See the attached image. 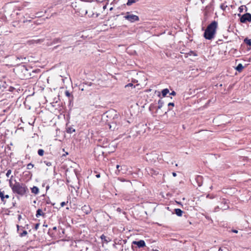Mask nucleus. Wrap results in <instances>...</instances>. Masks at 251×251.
Masks as SVG:
<instances>
[{
	"mask_svg": "<svg viewBox=\"0 0 251 251\" xmlns=\"http://www.w3.org/2000/svg\"><path fill=\"white\" fill-rule=\"evenodd\" d=\"M20 237H22L27 235V232L26 230H23L22 232H19Z\"/></svg>",
	"mask_w": 251,
	"mask_h": 251,
	"instance_id": "25",
	"label": "nucleus"
},
{
	"mask_svg": "<svg viewBox=\"0 0 251 251\" xmlns=\"http://www.w3.org/2000/svg\"><path fill=\"white\" fill-rule=\"evenodd\" d=\"M132 244L136 245L138 248H143L146 246L145 242L143 240H140L138 241H134L132 242Z\"/></svg>",
	"mask_w": 251,
	"mask_h": 251,
	"instance_id": "8",
	"label": "nucleus"
},
{
	"mask_svg": "<svg viewBox=\"0 0 251 251\" xmlns=\"http://www.w3.org/2000/svg\"><path fill=\"white\" fill-rule=\"evenodd\" d=\"M244 42L247 45L251 46V39H248V38H246L244 40Z\"/></svg>",
	"mask_w": 251,
	"mask_h": 251,
	"instance_id": "24",
	"label": "nucleus"
},
{
	"mask_svg": "<svg viewBox=\"0 0 251 251\" xmlns=\"http://www.w3.org/2000/svg\"><path fill=\"white\" fill-rule=\"evenodd\" d=\"M13 206H15V203H13Z\"/></svg>",
	"mask_w": 251,
	"mask_h": 251,
	"instance_id": "59",
	"label": "nucleus"
},
{
	"mask_svg": "<svg viewBox=\"0 0 251 251\" xmlns=\"http://www.w3.org/2000/svg\"><path fill=\"white\" fill-rule=\"evenodd\" d=\"M238 16L240 17V21L242 23H246L247 22H251V14L249 13H246L242 16L238 14Z\"/></svg>",
	"mask_w": 251,
	"mask_h": 251,
	"instance_id": "6",
	"label": "nucleus"
},
{
	"mask_svg": "<svg viewBox=\"0 0 251 251\" xmlns=\"http://www.w3.org/2000/svg\"><path fill=\"white\" fill-rule=\"evenodd\" d=\"M27 228H28V225H26Z\"/></svg>",
	"mask_w": 251,
	"mask_h": 251,
	"instance_id": "58",
	"label": "nucleus"
},
{
	"mask_svg": "<svg viewBox=\"0 0 251 251\" xmlns=\"http://www.w3.org/2000/svg\"><path fill=\"white\" fill-rule=\"evenodd\" d=\"M63 38V37H62V38L57 37V38H55L53 39L52 40V42L51 43V45H54V44H56L57 43H61L63 41V40H62Z\"/></svg>",
	"mask_w": 251,
	"mask_h": 251,
	"instance_id": "10",
	"label": "nucleus"
},
{
	"mask_svg": "<svg viewBox=\"0 0 251 251\" xmlns=\"http://www.w3.org/2000/svg\"><path fill=\"white\" fill-rule=\"evenodd\" d=\"M66 131L68 133L71 134L74 132H75V129L71 127V126H68V125H66Z\"/></svg>",
	"mask_w": 251,
	"mask_h": 251,
	"instance_id": "12",
	"label": "nucleus"
},
{
	"mask_svg": "<svg viewBox=\"0 0 251 251\" xmlns=\"http://www.w3.org/2000/svg\"><path fill=\"white\" fill-rule=\"evenodd\" d=\"M208 198H210V199H212V197H210V196H209Z\"/></svg>",
	"mask_w": 251,
	"mask_h": 251,
	"instance_id": "62",
	"label": "nucleus"
},
{
	"mask_svg": "<svg viewBox=\"0 0 251 251\" xmlns=\"http://www.w3.org/2000/svg\"><path fill=\"white\" fill-rule=\"evenodd\" d=\"M195 179L199 186H201L202 185L203 177L202 176H197Z\"/></svg>",
	"mask_w": 251,
	"mask_h": 251,
	"instance_id": "9",
	"label": "nucleus"
},
{
	"mask_svg": "<svg viewBox=\"0 0 251 251\" xmlns=\"http://www.w3.org/2000/svg\"><path fill=\"white\" fill-rule=\"evenodd\" d=\"M45 215V213H44L42 211V210L41 209H38L37 211H36V217L37 218H38L39 216H44Z\"/></svg>",
	"mask_w": 251,
	"mask_h": 251,
	"instance_id": "18",
	"label": "nucleus"
},
{
	"mask_svg": "<svg viewBox=\"0 0 251 251\" xmlns=\"http://www.w3.org/2000/svg\"><path fill=\"white\" fill-rule=\"evenodd\" d=\"M150 174L151 175H157L158 174V172L153 169H151L150 170Z\"/></svg>",
	"mask_w": 251,
	"mask_h": 251,
	"instance_id": "28",
	"label": "nucleus"
},
{
	"mask_svg": "<svg viewBox=\"0 0 251 251\" xmlns=\"http://www.w3.org/2000/svg\"><path fill=\"white\" fill-rule=\"evenodd\" d=\"M43 226L47 227L48 225L45 224V223H44V225H43Z\"/></svg>",
	"mask_w": 251,
	"mask_h": 251,
	"instance_id": "51",
	"label": "nucleus"
},
{
	"mask_svg": "<svg viewBox=\"0 0 251 251\" xmlns=\"http://www.w3.org/2000/svg\"><path fill=\"white\" fill-rule=\"evenodd\" d=\"M227 7V5H225L224 3H222L220 5V8L223 11H225L226 8Z\"/></svg>",
	"mask_w": 251,
	"mask_h": 251,
	"instance_id": "30",
	"label": "nucleus"
},
{
	"mask_svg": "<svg viewBox=\"0 0 251 251\" xmlns=\"http://www.w3.org/2000/svg\"><path fill=\"white\" fill-rule=\"evenodd\" d=\"M13 176H11L9 180V186L11 188L12 192L20 196H23L27 195L29 193V190L26 185L24 183L17 182L15 180V183H13L12 181Z\"/></svg>",
	"mask_w": 251,
	"mask_h": 251,
	"instance_id": "1",
	"label": "nucleus"
},
{
	"mask_svg": "<svg viewBox=\"0 0 251 251\" xmlns=\"http://www.w3.org/2000/svg\"><path fill=\"white\" fill-rule=\"evenodd\" d=\"M31 192L35 195H37L39 192V188L37 186H33L31 188Z\"/></svg>",
	"mask_w": 251,
	"mask_h": 251,
	"instance_id": "16",
	"label": "nucleus"
},
{
	"mask_svg": "<svg viewBox=\"0 0 251 251\" xmlns=\"http://www.w3.org/2000/svg\"><path fill=\"white\" fill-rule=\"evenodd\" d=\"M209 195H207V198L209 197Z\"/></svg>",
	"mask_w": 251,
	"mask_h": 251,
	"instance_id": "60",
	"label": "nucleus"
},
{
	"mask_svg": "<svg viewBox=\"0 0 251 251\" xmlns=\"http://www.w3.org/2000/svg\"><path fill=\"white\" fill-rule=\"evenodd\" d=\"M223 251V250L222 248H220L218 250V251Z\"/></svg>",
	"mask_w": 251,
	"mask_h": 251,
	"instance_id": "50",
	"label": "nucleus"
},
{
	"mask_svg": "<svg viewBox=\"0 0 251 251\" xmlns=\"http://www.w3.org/2000/svg\"><path fill=\"white\" fill-rule=\"evenodd\" d=\"M201 1V2L203 3L205 1V0H200Z\"/></svg>",
	"mask_w": 251,
	"mask_h": 251,
	"instance_id": "52",
	"label": "nucleus"
},
{
	"mask_svg": "<svg viewBox=\"0 0 251 251\" xmlns=\"http://www.w3.org/2000/svg\"><path fill=\"white\" fill-rule=\"evenodd\" d=\"M11 172H12V171H11V170H7V173H6V176H7V177H9V176H10V175L11 174Z\"/></svg>",
	"mask_w": 251,
	"mask_h": 251,
	"instance_id": "32",
	"label": "nucleus"
},
{
	"mask_svg": "<svg viewBox=\"0 0 251 251\" xmlns=\"http://www.w3.org/2000/svg\"><path fill=\"white\" fill-rule=\"evenodd\" d=\"M65 95L69 98L70 102H71V101L73 100L74 97L73 95L71 94V93L69 92V91L66 90L65 92Z\"/></svg>",
	"mask_w": 251,
	"mask_h": 251,
	"instance_id": "13",
	"label": "nucleus"
},
{
	"mask_svg": "<svg viewBox=\"0 0 251 251\" xmlns=\"http://www.w3.org/2000/svg\"><path fill=\"white\" fill-rule=\"evenodd\" d=\"M147 161L153 163L156 162L158 158V155L155 152H151L149 154H147L146 157Z\"/></svg>",
	"mask_w": 251,
	"mask_h": 251,
	"instance_id": "4",
	"label": "nucleus"
},
{
	"mask_svg": "<svg viewBox=\"0 0 251 251\" xmlns=\"http://www.w3.org/2000/svg\"><path fill=\"white\" fill-rule=\"evenodd\" d=\"M69 47H64L63 49H67V48H68Z\"/></svg>",
	"mask_w": 251,
	"mask_h": 251,
	"instance_id": "56",
	"label": "nucleus"
},
{
	"mask_svg": "<svg viewBox=\"0 0 251 251\" xmlns=\"http://www.w3.org/2000/svg\"><path fill=\"white\" fill-rule=\"evenodd\" d=\"M16 60H19V63H25V61L26 60V57L20 56H17Z\"/></svg>",
	"mask_w": 251,
	"mask_h": 251,
	"instance_id": "14",
	"label": "nucleus"
},
{
	"mask_svg": "<svg viewBox=\"0 0 251 251\" xmlns=\"http://www.w3.org/2000/svg\"><path fill=\"white\" fill-rule=\"evenodd\" d=\"M66 203L65 202L63 201L60 203V205L61 207H63L65 205H66Z\"/></svg>",
	"mask_w": 251,
	"mask_h": 251,
	"instance_id": "39",
	"label": "nucleus"
},
{
	"mask_svg": "<svg viewBox=\"0 0 251 251\" xmlns=\"http://www.w3.org/2000/svg\"><path fill=\"white\" fill-rule=\"evenodd\" d=\"M44 151L43 149H39L38 151V154L39 155L42 156L44 155Z\"/></svg>",
	"mask_w": 251,
	"mask_h": 251,
	"instance_id": "27",
	"label": "nucleus"
},
{
	"mask_svg": "<svg viewBox=\"0 0 251 251\" xmlns=\"http://www.w3.org/2000/svg\"><path fill=\"white\" fill-rule=\"evenodd\" d=\"M206 219H207L208 220H210V218L208 217V216H206L205 217Z\"/></svg>",
	"mask_w": 251,
	"mask_h": 251,
	"instance_id": "54",
	"label": "nucleus"
},
{
	"mask_svg": "<svg viewBox=\"0 0 251 251\" xmlns=\"http://www.w3.org/2000/svg\"><path fill=\"white\" fill-rule=\"evenodd\" d=\"M124 18L126 20H128L130 23H133L134 22L139 21V18L138 16L133 14H130L129 12H127L126 13V15L125 16Z\"/></svg>",
	"mask_w": 251,
	"mask_h": 251,
	"instance_id": "5",
	"label": "nucleus"
},
{
	"mask_svg": "<svg viewBox=\"0 0 251 251\" xmlns=\"http://www.w3.org/2000/svg\"><path fill=\"white\" fill-rule=\"evenodd\" d=\"M96 177H97V178H100V173H99V174H97V175H96Z\"/></svg>",
	"mask_w": 251,
	"mask_h": 251,
	"instance_id": "43",
	"label": "nucleus"
},
{
	"mask_svg": "<svg viewBox=\"0 0 251 251\" xmlns=\"http://www.w3.org/2000/svg\"><path fill=\"white\" fill-rule=\"evenodd\" d=\"M231 231L234 232V233H238V230H236V229H232Z\"/></svg>",
	"mask_w": 251,
	"mask_h": 251,
	"instance_id": "42",
	"label": "nucleus"
},
{
	"mask_svg": "<svg viewBox=\"0 0 251 251\" xmlns=\"http://www.w3.org/2000/svg\"><path fill=\"white\" fill-rule=\"evenodd\" d=\"M82 211L85 214H89L92 211V209L88 205H84L81 207Z\"/></svg>",
	"mask_w": 251,
	"mask_h": 251,
	"instance_id": "7",
	"label": "nucleus"
},
{
	"mask_svg": "<svg viewBox=\"0 0 251 251\" xmlns=\"http://www.w3.org/2000/svg\"><path fill=\"white\" fill-rule=\"evenodd\" d=\"M34 167V165L32 164V163H30L29 164H27V169L28 170H30L31 169H32Z\"/></svg>",
	"mask_w": 251,
	"mask_h": 251,
	"instance_id": "29",
	"label": "nucleus"
},
{
	"mask_svg": "<svg viewBox=\"0 0 251 251\" xmlns=\"http://www.w3.org/2000/svg\"><path fill=\"white\" fill-rule=\"evenodd\" d=\"M116 168L117 169V171H118L119 173L122 169V167L119 165H117L116 166Z\"/></svg>",
	"mask_w": 251,
	"mask_h": 251,
	"instance_id": "34",
	"label": "nucleus"
},
{
	"mask_svg": "<svg viewBox=\"0 0 251 251\" xmlns=\"http://www.w3.org/2000/svg\"><path fill=\"white\" fill-rule=\"evenodd\" d=\"M243 68H244V66H243V65L241 63H239L236 67V70L238 72H241L242 71V70L243 69Z\"/></svg>",
	"mask_w": 251,
	"mask_h": 251,
	"instance_id": "20",
	"label": "nucleus"
},
{
	"mask_svg": "<svg viewBox=\"0 0 251 251\" xmlns=\"http://www.w3.org/2000/svg\"><path fill=\"white\" fill-rule=\"evenodd\" d=\"M171 110V109H170V108H168V111H169V110Z\"/></svg>",
	"mask_w": 251,
	"mask_h": 251,
	"instance_id": "57",
	"label": "nucleus"
},
{
	"mask_svg": "<svg viewBox=\"0 0 251 251\" xmlns=\"http://www.w3.org/2000/svg\"><path fill=\"white\" fill-rule=\"evenodd\" d=\"M118 117L117 114H115L113 117L112 121L108 123V125L109 127V128L111 130L114 131L115 130L118 129L119 128V125H117V122Z\"/></svg>",
	"mask_w": 251,
	"mask_h": 251,
	"instance_id": "3",
	"label": "nucleus"
},
{
	"mask_svg": "<svg viewBox=\"0 0 251 251\" xmlns=\"http://www.w3.org/2000/svg\"><path fill=\"white\" fill-rule=\"evenodd\" d=\"M56 229H57V227H56V226H54V227L52 228V230H56ZM51 229L50 228V229H49L48 234H49L50 236H51V237H54V236H55V235H54V234H53V232H51Z\"/></svg>",
	"mask_w": 251,
	"mask_h": 251,
	"instance_id": "23",
	"label": "nucleus"
},
{
	"mask_svg": "<svg viewBox=\"0 0 251 251\" xmlns=\"http://www.w3.org/2000/svg\"><path fill=\"white\" fill-rule=\"evenodd\" d=\"M44 163L47 166H50L52 165V163L51 162L49 161H44Z\"/></svg>",
	"mask_w": 251,
	"mask_h": 251,
	"instance_id": "31",
	"label": "nucleus"
},
{
	"mask_svg": "<svg viewBox=\"0 0 251 251\" xmlns=\"http://www.w3.org/2000/svg\"><path fill=\"white\" fill-rule=\"evenodd\" d=\"M170 95L172 96H176V92L174 91H173L171 93H170Z\"/></svg>",
	"mask_w": 251,
	"mask_h": 251,
	"instance_id": "38",
	"label": "nucleus"
},
{
	"mask_svg": "<svg viewBox=\"0 0 251 251\" xmlns=\"http://www.w3.org/2000/svg\"><path fill=\"white\" fill-rule=\"evenodd\" d=\"M117 211L118 212H121V211H122V209H121L120 207H118V208H117Z\"/></svg>",
	"mask_w": 251,
	"mask_h": 251,
	"instance_id": "44",
	"label": "nucleus"
},
{
	"mask_svg": "<svg viewBox=\"0 0 251 251\" xmlns=\"http://www.w3.org/2000/svg\"><path fill=\"white\" fill-rule=\"evenodd\" d=\"M9 198V196L8 195H4V198L8 199Z\"/></svg>",
	"mask_w": 251,
	"mask_h": 251,
	"instance_id": "47",
	"label": "nucleus"
},
{
	"mask_svg": "<svg viewBox=\"0 0 251 251\" xmlns=\"http://www.w3.org/2000/svg\"><path fill=\"white\" fill-rule=\"evenodd\" d=\"M100 239H101L103 242H105L106 243H107L108 242L110 241V239H109V238H107V237L105 236L104 234H102L100 236Z\"/></svg>",
	"mask_w": 251,
	"mask_h": 251,
	"instance_id": "15",
	"label": "nucleus"
},
{
	"mask_svg": "<svg viewBox=\"0 0 251 251\" xmlns=\"http://www.w3.org/2000/svg\"><path fill=\"white\" fill-rule=\"evenodd\" d=\"M172 175H173V176H174V177H175V176H176V173H175V172H173V173H172Z\"/></svg>",
	"mask_w": 251,
	"mask_h": 251,
	"instance_id": "46",
	"label": "nucleus"
},
{
	"mask_svg": "<svg viewBox=\"0 0 251 251\" xmlns=\"http://www.w3.org/2000/svg\"><path fill=\"white\" fill-rule=\"evenodd\" d=\"M0 198L2 202L4 203H5V201L4 200V191H0Z\"/></svg>",
	"mask_w": 251,
	"mask_h": 251,
	"instance_id": "22",
	"label": "nucleus"
},
{
	"mask_svg": "<svg viewBox=\"0 0 251 251\" xmlns=\"http://www.w3.org/2000/svg\"><path fill=\"white\" fill-rule=\"evenodd\" d=\"M18 220H19V221H20V220H21V219H22V216H21V215H18Z\"/></svg>",
	"mask_w": 251,
	"mask_h": 251,
	"instance_id": "45",
	"label": "nucleus"
},
{
	"mask_svg": "<svg viewBox=\"0 0 251 251\" xmlns=\"http://www.w3.org/2000/svg\"><path fill=\"white\" fill-rule=\"evenodd\" d=\"M243 6H244L242 5V6H240L239 8V11L240 13L242 12L243 11Z\"/></svg>",
	"mask_w": 251,
	"mask_h": 251,
	"instance_id": "35",
	"label": "nucleus"
},
{
	"mask_svg": "<svg viewBox=\"0 0 251 251\" xmlns=\"http://www.w3.org/2000/svg\"><path fill=\"white\" fill-rule=\"evenodd\" d=\"M21 70L22 72H24L25 73H27L28 72V70L25 65H22Z\"/></svg>",
	"mask_w": 251,
	"mask_h": 251,
	"instance_id": "26",
	"label": "nucleus"
},
{
	"mask_svg": "<svg viewBox=\"0 0 251 251\" xmlns=\"http://www.w3.org/2000/svg\"><path fill=\"white\" fill-rule=\"evenodd\" d=\"M49 188H50V186L49 185H47L46 186V190L47 191Z\"/></svg>",
	"mask_w": 251,
	"mask_h": 251,
	"instance_id": "49",
	"label": "nucleus"
},
{
	"mask_svg": "<svg viewBox=\"0 0 251 251\" xmlns=\"http://www.w3.org/2000/svg\"><path fill=\"white\" fill-rule=\"evenodd\" d=\"M158 96L161 98V99H160L158 101V106L157 107V109H161L162 107V106L164 103V102L161 99V94L160 93L158 95Z\"/></svg>",
	"mask_w": 251,
	"mask_h": 251,
	"instance_id": "11",
	"label": "nucleus"
},
{
	"mask_svg": "<svg viewBox=\"0 0 251 251\" xmlns=\"http://www.w3.org/2000/svg\"><path fill=\"white\" fill-rule=\"evenodd\" d=\"M208 198H210V199H212V197H210V196H209Z\"/></svg>",
	"mask_w": 251,
	"mask_h": 251,
	"instance_id": "61",
	"label": "nucleus"
},
{
	"mask_svg": "<svg viewBox=\"0 0 251 251\" xmlns=\"http://www.w3.org/2000/svg\"><path fill=\"white\" fill-rule=\"evenodd\" d=\"M16 227L17 228V231L19 232L20 226L19 225H17Z\"/></svg>",
	"mask_w": 251,
	"mask_h": 251,
	"instance_id": "40",
	"label": "nucleus"
},
{
	"mask_svg": "<svg viewBox=\"0 0 251 251\" xmlns=\"http://www.w3.org/2000/svg\"><path fill=\"white\" fill-rule=\"evenodd\" d=\"M218 27V23L212 21L206 27L203 34V37L207 40H211L214 38Z\"/></svg>",
	"mask_w": 251,
	"mask_h": 251,
	"instance_id": "2",
	"label": "nucleus"
},
{
	"mask_svg": "<svg viewBox=\"0 0 251 251\" xmlns=\"http://www.w3.org/2000/svg\"><path fill=\"white\" fill-rule=\"evenodd\" d=\"M175 211L176 214L179 217L181 216L182 215V213H183V211L179 208L175 209Z\"/></svg>",
	"mask_w": 251,
	"mask_h": 251,
	"instance_id": "17",
	"label": "nucleus"
},
{
	"mask_svg": "<svg viewBox=\"0 0 251 251\" xmlns=\"http://www.w3.org/2000/svg\"><path fill=\"white\" fill-rule=\"evenodd\" d=\"M47 203H48V204L51 203V205H54L55 204L54 203H51V202L50 200L47 201Z\"/></svg>",
	"mask_w": 251,
	"mask_h": 251,
	"instance_id": "41",
	"label": "nucleus"
},
{
	"mask_svg": "<svg viewBox=\"0 0 251 251\" xmlns=\"http://www.w3.org/2000/svg\"><path fill=\"white\" fill-rule=\"evenodd\" d=\"M39 226H40V223L36 224L34 226V229L37 230L38 229Z\"/></svg>",
	"mask_w": 251,
	"mask_h": 251,
	"instance_id": "33",
	"label": "nucleus"
},
{
	"mask_svg": "<svg viewBox=\"0 0 251 251\" xmlns=\"http://www.w3.org/2000/svg\"><path fill=\"white\" fill-rule=\"evenodd\" d=\"M169 93V90L168 88L164 89L161 91V95L163 97H165L167 94Z\"/></svg>",
	"mask_w": 251,
	"mask_h": 251,
	"instance_id": "19",
	"label": "nucleus"
},
{
	"mask_svg": "<svg viewBox=\"0 0 251 251\" xmlns=\"http://www.w3.org/2000/svg\"><path fill=\"white\" fill-rule=\"evenodd\" d=\"M168 107H170L171 106H175V103L174 102H169L168 104Z\"/></svg>",
	"mask_w": 251,
	"mask_h": 251,
	"instance_id": "36",
	"label": "nucleus"
},
{
	"mask_svg": "<svg viewBox=\"0 0 251 251\" xmlns=\"http://www.w3.org/2000/svg\"><path fill=\"white\" fill-rule=\"evenodd\" d=\"M152 251H158L157 250H152Z\"/></svg>",
	"mask_w": 251,
	"mask_h": 251,
	"instance_id": "55",
	"label": "nucleus"
},
{
	"mask_svg": "<svg viewBox=\"0 0 251 251\" xmlns=\"http://www.w3.org/2000/svg\"><path fill=\"white\" fill-rule=\"evenodd\" d=\"M44 41V39H38V40H31L30 41V42L32 43V44H38V43H42Z\"/></svg>",
	"mask_w": 251,
	"mask_h": 251,
	"instance_id": "21",
	"label": "nucleus"
},
{
	"mask_svg": "<svg viewBox=\"0 0 251 251\" xmlns=\"http://www.w3.org/2000/svg\"><path fill=\"white\" fill-rule=\"evenodd\" d=\"M133 86V84H132V83H129L127 84V85H126L125 86V87H132V86Z\"/></svg>",
	"mask_w": 251,
	"mask_h": 251,
	"instance_id": "37",
	"label": "nucleus"
},
{
	"mask_svg": "<svg viewBox=\"0 0 251 251\" xmlns=\"http://www.w3.org/2000/svg\"><path fill=\"white\" fill-rule=\"evenodd\" d=\"M79 89L81 90V91L84 90L83 87L81 88V86H79Z\"/></svg>",
	"mask_w": 251,
	"mask_h": 251,
	"instance_id": "48",
	"label": "nucleus"
},
{
	"mask_svg": "<svg viewBox=\"0 0 251 251\" xmlns=\"http://www.w3.org/2000/svg\"><path fill=\"white\" fill-rule=\"evenodd\" d=\"M59 47V45H57V46H55V47H54V49H57V47Z\"/></svg>",
	"mask_w": 251,
	"mask_h": 251,
	"instance_id": "53",
	"label": "nucleus"
}]
</instances>
